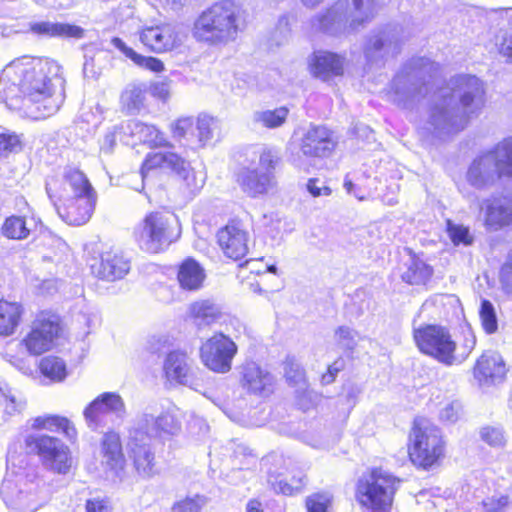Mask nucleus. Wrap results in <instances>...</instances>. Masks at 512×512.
I'll list each match as a JSON object with an SVG mask.
<instances>
[{
    "label": "nucleus",
    "mask_w": 512,
    "mask_h": 512,
    "mask_svg": "<svg viewBox=\"0 0 512 512\" xmlns=\"http://www.w3.org/2000/svg\"><path fill=\"white\" fill-rule=\"evenodd\" d=\"M147 88L142 83H131L123 90L120 101L123 109L130 114L138 113L146 101Z\"/></svg>",
    "instance_id": "nucleus-40"
},
{
    "label": "nucleus",
    "mask_w": 512,
    "mask_h": 512,
    "mask_svg": "<svg viewBox=\"0 0 512 512\" xmlns=\"http://www.w3.org/2000/svg\"><path fill=\"white\" fill-rule=\"evenodd\" d=\"M39 370L49 383H60L67 377V367L63 359L55 356H47L41 359Z\"/></svg>",
    "instance_id": "nucleus-44"
},
{
    "label": "nucleus",
    "mask_w": 512,
    "mask_h": 512,
    "mask_svg": "<svg viewBox=\"0 0 512 512\" xmlns=\"http://www.w3.org/2000/svg\"><path fill=\"white\" fill-rule=\"evenodd\" d=\"M159 419V430L160 438L170 435H175L180 430V424L177 419L169 414L164 413L158 416Z\"/></svg>",
    "instance_id": "nucleus-58"
},
{
    "label": "nucleus",
    "mask_w": 512,
    "mask_h": 512,
    "mask_svg": "<svg viewBox=\"0 0 512 512\" xmlns=\"http://www.w3.org/2000/svg\"><path fill=\"white\" fill-rule=\"evenodd\" d=\"M486 105L484 83L469 74L456 75L433 94L418 130L423 138L444 140L463 131Z\"/></svg>",
    "instance_id": "nucleus-2"
},
{
    "label": "nucleus",
    "mask_w": 512,
    "mask_h": 512,
    "mask_svg": "<svg viewBox=\"0 0 512 512\" xmlns=\"http://www.w3.org/2000/svg\"><path fill=\"white\" fill-rule=\"evenodd\" d=\"M398 482L389 472L373 469L358 480L355 498L368 511L388 512Z\"/></svg>",
    "instance_id": "nucleus-8"
},
{
    "label": "nucleus",
    "mask_w": 512,
    "mask_h": 512,
    "mask_svg": "<svg viewBox=\"0 0 512 512\" xmlns=\"http://www.w3.org/2000/svg\"><path fill=\"white\" fill-rule=\"evenodd\" d=\"M413 337L423 354L446 366L462 364L476 346V336L469 326L464 327L460 337L454 339L446 327L424 324L414 328Z\"/></svg>",
    "instance_id": "nucleus-3"
},
{
    "label": "nucleus",
    "mask_w": 512,
    "mask_h": 512,
    "mask_svg": "<svg viewBox=\"0 0 512 512\" xmlns=\"http://www.w3.org/2000/svg\"><path fill=\"white\" fill-rule=\"evenodd\" d=\"M133 235L141 250L157 254L179 238L180 228L174 214L153 211L135 226Z\"/></svg>",
    "instance_id": "nucleus-6"
},
{
    "label": "nucleus",
    "mask_w": 512,
    "mask_h": 512,
    "mask_svg": "<svg viewBox=\"0 0 512 512\" xmlns=\"http://www.w3.org/2000/svg\"><path fill=\"white\" fill-rule=\"evenodd\" d=\"M460 408L457 401H448L440 409L439 417L442 421L455 422L459 417Z\"/></svg>",
    "instance_id": "nucleus-64"
},
{
    "label": "nucleus",
    "mask_w": 512,
    "mask_h": 512,
    "mask_svg": "<svg viewBox=\"0 0 512 512\" xmlns=\"http://www.w3.org/2000/svg\"><path fill=\"white\" fill-rule=\"evenodd\" d=\"M217 241L224 254L238 260L248 252L249 233L240 221H231L217 233Z\"/></svg>",
    "instance_id": "nucleus-18"
},
{
    "label": "nucleus",
    "mask_w": 512,
    "mask_h": 512,
    "mask_svg": "<svg viewBox=\"0 0 512 512\" xmlns=\"http://www.w3.org/2000/svg\"><path fill=\"white\" fill-rule=\"evenodd\" d=\"M86 512H112V506L106 497H93L86 501Z\"/></svg>",
    "instance_id": "nucleus-63"
},
{
    "label": "nucleus",
    "mask_w": 512,
    "mask_h": 512,
    "mask_svg": "<svg viewBox=\"0 0 512 512\" xmlns=\"http://www.w3.org/2000/svg\"><path fill=\"white\" fill-rule=\"evenodd\" d=\"M206 503L207 500L202 495L188 496L176 501L171 507V512H200Z\"/></svg>",
    "instance_id": "nucleus-54"
},
{
    "label": "nucleus",
    "mask_w": 512,
    "mask_h": 512,
    "mask_svg": "<svg viewBox=\"0 0 512 512\" xmlns=\"http://www.w3.org/2000/svg\"><path fill=\"white\" fill-rule=\"evenodd\" d=\"M480 434L482 440L491 446H501L504 443V435L499 428L490 426L484 427Z\"/></svg>",
    "instance_id": "nucleus-60"
},
{
    "label": "nucleus",
    "mask_w": 512,
    "mask_h": 512,
    "mask_svg": "<svg viewBox=\"0 0 512 512\" xmlns=\"http://www.w3.org/2000/svg\"><path fill=\"white\" fill-rule=\"evenodd\" d=\"M125 129L126 133L136 141L146 143L152 147L168 145L164 134L154 125H149L138 120H131L127 123Z\"/></svg>",
    "instance_id": "nucleus-32"
},
{
    "label": "nucleus",
    "mask_w": 512,
    "mask_h": 512,
    "mask_svg": "<svg viewBox=\"0 0 512 512\" xmlns=\"http://www.w3.org/2000/svg\"><path fill=\"white\" fill-rule=\"evenodd\" d=\"M58 215L69 225L85 224L92 216L96 201L94 198L51 199Z\"/></svg>",
    "instance_id": "nucleus-22"
},
{
    "label": "nucleus",
    "mask_w": 512,
    "mask_h": 512,
    "mask_svg": "<svg viewBox=\"0 0 512 512\" xmlns=\"http://www.w3.org/2000/svg\"><path fill=\"white\" fill-rule=\"evenodd\" d=\"M217 126V121L213 117L206 114L199 115L196 120L195 127L198 141L205 145L207 142L212 140Z\"/></svg>",
    "instance_id": "nucleus-50"
},
{
    "label": "nucleus",
    "mask_w": 512,
    "mask_h": 512,
    "mask_svg": "<svg viewBox=\"0 0 512 512\" xmlns=\"http://www.w3.org/2000/svg\"><path fill=\"white\" fill-rule=\"evenodd\" d=\"M289 109L285 106L273 110H260L253 114L254 123L268 129L281 127L287 120Z\"/></svg>",
    "instance_id": "nucleus-45"
},
{
    "label": "nucleus",
    "mask_w": 512,
    "mask_h": 512,
    "mask_svg": "<svg viewBox=\"0 0 512 512\" xmlns=\"http://www.w3.org/2000/svg\"><path fill=\"white\" fill-rule=\"evenodd\" d=\"M125 415V402L115 392L101 393L83 411L85 422L91 430H98L117 420L121 421Z\"/></svg>",
    "instance_id": "nucleus-12"
},
{
    "label": "nucleus",
    "mask_w": 512,
    "mask_h": 512,
    "mask_svg": "<svg viewBox=\"0 0 512 512\" xmlns=\"http://www.w3.org/2000/svg\"><path fill=\"white\" fill-rule=\"evenodd\" d=\"M498 164L492 152L485 153L473 160L467 171V181L474 187L482 189L492 186L499 178Z\"/></svg>",
    "instance_id": "nucleus-21"
},
{
    "label": "nucleus",
    "mask_w": 512,
    "mask_h": 512,
    "mask_svg": "<svg viewBox=\"0 0 512 512\" xmlns=\"http://www.w3.org/2000/svg\"><path fill=\"white\" fill-rule=\"evenodd\" d=\"M194 121L190 117L180 118L171 125V131L174 138H185L189 132L194 133Z\"/></svg>",
    "instance_id": "nucleus-59"
},
{
    "label": "nucleus",
    "mask_w": 512,
    "mask_h": 512,
    "mask_svg": "<svg viewBox=\"0 0 512 512\" xmlns=\"http://www.w3.org/2000/svg\"><path fill=\"white\" fill-rule=\"evenodd\" d=\"M180 162V156L174 152H153L149 153L141 167V175L143 180L147 177L151 170L171 169L173 170Z\"/></svg>",
    "instance_id": "nucleus-41"
},
{
    "label": "nucleus",
    "mask_w": 512,
    "mask_h": 512,
    "mask_svg": "<svg viewBox=\"0 0 512 512\" xmlns=\"http://www.w3.org/2000/svg\"><path fill=\"white\" fill-rule=\"evenodd\" d=\"M481 210L488 231L512 228V191L483 200Z\"/></svg>",
    "instance_id": "nucleus-16"
},
{
    "label": "nucleus",
    "mask_w": 512,
    "mask_h": 512,
    "mask_svg": "<svg viewBox=\"0 0 512 512\" xmlns=\"http://www.w3.org/2000/svg\"><path fill=\"white\" fill-rule=\"evenodd\" d=\"M46 190L50 199H57L59 202L71 198H94L97 200L96 191L87 176L77 168H67L62 181L48 182Z\"/></svg>",
    "instance_id": "nucleus-15"
},
{
    "label": "nucleus",
    "mask_w": 512,
    "mask_h": 512,
    "mask_svg": "<svg viewBox=\"0 0 512 512\" xmlns=\"http://www.w3.org/2000/svg\"><path fill=\"white\" fill-rule=\"evenodd\" d=\"M498 164L500 174L512 177V137L499 142L491 151Z\"/></svg>",
    "instance_id": "nucleus-46"
},
{
    "label": "nucleus",
    "mask_w": 512,
    "mask_h": 512,
    "mask_svg": "<svg viewBox=\"0 0 512 512\" xmlns=\"http://www.w3.org/2000/svg\"><path fill=\"white\" fill-rule=\"evenodd\" d=\"M334 340L340 349L353 351L360 340V335L348 326H340L335 330Z\"/></svg>",
    "instance_id": "nucleus-49"
},
{
    "label": "nucleus",
    "mask_w": 512,
    "mask_h": 512,
    "mask_svg": "<svg viewBox=\"0 0 512 512\" xmlns=\"http://www.w3.org/2000/svg\"><path fill=\"white\" fill-rule=\"evenodd\" d=\"M60 332L58 316L40 313L33 321L31 330L22 339L21 345L30 355H41L50 350Z\"/></svg>",
    "instance_id": "nucleus-14"
},
{
    "label": "nucleus",
    "mask_w": 512,
    "mask_h": 512,
    "mask_svg": "<svg viewBox=\"0 0 512 512\" xmlns=\"http://www.w3.org/2000/svg\"><path fill=\"white\" fill-rule=\"evenodd\" d=\"M500 282L506 293L512 294V248L509 252L507 261L501 268Z\"/></svg>",
    "instance_id": "nucleus-61"
},
{
    "label": "nucleus",
    "mask_w": 512,
    "mask_h": 512,
    "mask_svg": "<svg viewBox=\"0 0 512 512\" xmlns=\"http://www.w3.org/2000/svg\"><path fill=\"white\" fill-rule=\"evenodd\" d=\"M102 465L113 476H119L125 466V457L118 433L110 431L101 441Z\"/></svg>",
    "instance_id": "nucleus-25"
},
{
    "label": "nucleus",
    "mask_w": 512,
    "mask_h": 512,
    "mask_svg": "<svg viewBox=\"0 0 512 512\" xmlns=\"http://www.w3.org/2000/svg\"><path fill=\"white\" fill-rule=\"evenodd\" d=\"M26 407V401L21 396L12 392L10 389H2L0 395V408L4 420L16 416L23 412Z\"/></svg>",
    "instance_id": "nucleus-47"
},
{
    "label": "nucleus",
    "mask_w": 512,
    "mask_h": 512,
    "mask_svg": "<svg viewBox=\"0 0 512 512\" xmlns=\"http://www.w3.org/2000/svg\"><path fill=\"white\" fill-rule=\"evenodd\" d=\"M279 158L275 152L272 150H264L259 157L258 169L262 172H271L273 174V170L278 162Z\"/></svg>",
    "instance_id": "nucleus-62"
},
{
    "label": "nucleus",
    "mask_w": 512,
    "mask_h": 512,
    "mask_svg": "<svg viewBox=\"0 0 512 512\" xmlns=\"http://www.w3.org/2000/svg\"><path fill=\"white\" fill-rule=\"evenodd\" d=\"M285 378L290 386L296 388L297 394H302L307 391V382L305 374L301 366L294 361H287L284 367Z\"/></svg>",
    "instance_id": "nucleus-48"
},
{
    "label": "nucleus",
    "mask_w": 512,
    "mask_h": 512,
    "mask_svg": "<svg viewBox=\"0 0 512 512\" xmlns=\"http://www.w3.org/2000/svg\"><path fill=\"white\" fill-rule=\"evenodd\" d=\"M376 11V0H340L311 24L315 30L330 34L352 33L370 22Z\"/></svg>",
    "instance_id": "nucleus-5"
},
{
    "label": "nucleus",
    "mask_w": 512,
    "mask_h": 512,
    "mask_svg": "<svg viewBox=\"0 0 512 512\" xmlns=\"http://www.w3.org/2000/svg\"><path fill=\"white\" fill-rule=\"evenodd\" d=\"M509 505L508 496H491L482 501L480 512H506Z\"/></svg>",
    "instance_id": "nucleus-57"
},
{
    "label": "nucleus",
    "mask_w": 512,
    "mask_h": 512,
    "mask_svg": "<svg viewBox=\"0 0 512 512\" xmlns=\"http://www.w3.org/2000/svg\"><path fill=\"white\" fill-rule=\"evenodd\" d=\"M30 31L35 35L43 37H65L75 39L83 38L85 33L84 29L80 26L50 21L31 23Z\"/></svg>",
    "instance_id": "nucleus-31"
},
{
    "label": "nucleus",
    "mask_w": 512,
    "mask_h": 512,
    "mask_svg": "<svg viewBox=\"0 0 512 512\" xmlns=\"http://www.w3.org/2000/svg\"><path fill=\"white\" fill-rule=\"evenodd\" d=\"M2 495L7 508L12 512H36L50 498L45 481L34 474L20 475L15 481L5 478Z\"/></svg>",
    "instance_id": "nucleus-7"
},
{
    "label": "nucleus",
    "mask_w": 512,
    "mask_h": 512,
    "mask_svg": "<svg viewBox=\"0 0 512 512\" xmlns=\"http://www.w3.org/2000/svg\"><path fill=\"white\" fill-rule=\"evenodd\" d=\"M26 448L36 453L43 464L53 472L66 474L72 466V457L68 446L60 439L44 434L28 435Z\"/></svg>",
    "instance_id": "nucleus-10"
},
{
    "label": "nucleus",
    "mask_w": 512,
    "mask_h": 512,
    "mask_svg": "<svg viewBox=\"0 0 512 512\" xmlns=\"http://www.w3.org/2000/svg\"><path fill=\"white\" fill-rule=\"evenodd\" d=\"M31 427L33 429H44L49 431H61L66 437L72 439L77 435L75 427L65 417L58 415H44L36 417L32 420Z\"/></svg>",
    "instance_id": "nucleus-38"
},
{
    "label": "nucleus",
    "mask_w": 512,
    "mask_h": 512,
    "mask_svg": "<svg viewBox=\"0 0 512 512\" xmlns=\"http://www.w3.org/2000/svg\"><path fill=\"white\" fill-rule=\"evenodd\" d=\"M479 316L482 327L487 334H493L498 329L496 312L492 303L488 300L481 302Z\"/></svg>",
    "instance_id": "nucleus-52"
},
{
    "label": "nucleus",
    "mask_w": 512,
    "mask_h": 512,
    "mask_svg": "<svg viewBox=\"0 0 512 512\" xmlns=\"http://www.w3.org/2000/svg\"><path fill=\"white\" fill-rule=\"evenodd\" d=\"M180 162L174 167V171L182 181L184 190L189 195H196L204 186L205 177L199 172L197 173L191 168L189 162L180 157Z\"/></svg>",
    "instance_id": "nucleus-37"
},
{
    "label": "nucleus",
    "mask_w": 512,
    "mask_h": 512,
    "mask_svg": "<svg viewBox=\"0 0 512 512\" xmlns=\"http://www.w3.org/2000/svg\"><path fill=\"white\" fill-rule=\"evenodd\" d=\"M333 497L327 492H317L309 495L305 500L307 512H329Z\"/></svg>",
    "instance_id": "nucleus-51"
},
{
    "label": "nucleus",
    "mask_w": 512,
    "mask_h": 512,
    "mask_svg": "<svg viewBox=\"0 0 512 512\" xmlns=\"http://www.w3.org/2000/svg\"><path fill=\"white\" fill-rule=\"evenodd\" d=\"M137 429L150 438H160L159 419L152 414L143 413L137 420Z\"/></svg>",
    "instance_id": "nucleus-56"
},
{
    "label": "nucleus",
    "mask_w": 512,
    "mask_h": 512,
    "mask_svg": "<svg viewBox=\"0 0 512 512\" xmlns=\"http://www.w3.org/2000/svg\"><path fill=\"white\" fill-rule=\"evenodd\" d=\"M237 182L244 193L250 197L266 194L274 186V175L262 172L256 166H244L237 173Z\"/></svg>",
    "instance_id": "nucleus-24"
},
{
    "label": "nucleus",
    "mask_w": 512,
    "mask_h": 512,
    "mask_svg": "<svg viewBox=\"0 0 512 512\" xmlns=\"http://www.w3.org/2000/svg\"><path fill=\"white\" fill-rule=\"evenodd\" d=\"M506 373L505 363L500 354L484 352L474 367V376L480 383H493L502 380Z\"/></svg>",
    "instance_id": "nucleus-27"
},
{
    "label": "nucleus",
    "mask_w": 512,
    "mask_h": 512,
    "mask_svg": "<svg viewBox=\"0 0 512 512\" xmlns=\"http://www.w3.org/2000/svg\"><path fill=\"white\" fill-rule=\"evenodd\" d=\"M245 29L241 7L233 0H219L203 10L194 22L193 36L210 45L234 42Z\"/></svg>",
    "instance_id": "nucleus-4"
},
{
    "label": "nucleus",
    "mask_w": 512,
    "mask_h": 512,
    "mask_svg": "<svg viewBox=\"0 0 512 512\" xmlns=\"http://www.w3.org/2000/svg\"><path fill=\"white\" fill-rule=\"evenodd\" d=\"M237 350V345L228 336L216 333L202 343L200 360L210 371L225 374L231 370Z\"/></svg>",
    "instance_id": "nucleus-13"
},
{
    "label": "nucleus",
    "mask_w": 512,
    "mask_h": 512,
    "mask_svg": "<svg viewBox=\"0 0 512 512\" xmlns=\"http://www.w3.org/2000/svg\"><path fill=\"white\" fill-rule=\"evenodd\" d=\"M139 37L142 44L155 53L171 51L181 43L176 27L170 23L144 27Z\"/></svg>",
    "instance_id": "nucleus-19"
},
{
    "label": "nucleus",
    "mask_w": 512,
    "mask_h": 512,
    "mask_svg": "<svg viewBox=\"0 0 512 512\" xmlns=\"http://www.w3.org/2000/svg\"><path fill=\"white\" fill-rule=\"evenodd\" d=\"M268 483L275 492L282 493L284 495H293L298 493L305 485L304 475L301 472L297 475H293L290 482L287 481V477L283 474L271 472L268 476Z\"/></svg>",
    "instance_id": "nucleus-42"
},
{
    "label": "nucleus",
    "mask_w": 512,
    "mask_h": 512,
    "mask_svg": "<svg viewBox=\"0 0 512 512\" xmlns=\"http://www.w3.org/2000/svg\"><path fill=\"white\" fill-rule=\"evenodd\" d=\"M2 230L4 235L11 239H24L29 234L24 219L15 216L6 219Z\"/></svg>",
    "instance_id": "nucleus-53"
},
{
    "label": "nucleus",
    "mask_w": 512,
    "mask_h": 512,
    "mask_svg": "<svg viewBox=\"0 0 512 512\" xmlns=\"http://www.w3.org/2000/svg\"><path fill=\"white\" fill-rule=\"evenodd\" d=\"M60 66L47 59L23 56L0 74V100L9 109L31 119L56 113L65 99Z\"/></svg>",
    "instance_id": "nucleus-1"
},
{
    "label": "nucleus",
    "mask_w": 512,
    "mask_h": 512,
    "mask_svg": "<svg viewBox=\"0 0 512 512\" xmlns=\"http://www.w3.org/2000/svg\"><path fill=\"white\" fill-rule=\"evenodd\" d=\"M163 369L168 380L196 389L192 361L187 353L178 350L170 352L166 356Z\"/></svg>",
    "instance_id": "nucleus-23"
},
{
    "label": "nucleus",
    "mask_w": 512,
    "mask_h": 512,
    "mask_svg": "<svg viewBox=\"0 0 512 512\" xmlns=\"http://www.w3.org/2000/svg\"><path fill=\"white\" fill-rule=\"evenodd\" d=\"M503 22L498 34L495 37V45L499 54L512 63V8L496 12Z\"/></svg>",
    "instance_id": "nucleus-36"
},
{
    "label": "nucleus",
    "mask_w": 512,
    "mask_h": 512,
    "mask_svg": "<svg viewBox=\"0 0 512 512\" xmlns=\"http://www.w3.org/2000/svg\"><path fill=\"white\" fill-rule=\"evenodd\" d=\"M344 58L328 51H317L310 60V69L314 76L326 80L343 73Z\"/></svg>",
    "instance_id": "nucleus-29"
},
{
    "label": "nucleus",
    "mask_w": 512,
    "mask_h": 512,
    "mask_svg": "<svg viewBox=\"0 0 512 512\" xmlns=\"http://www.w3.org/2000/svg\"><path fill=\"white\" fill-rule=\"evenodd\" d=\"M130 270V262L121 253L105 252L99 265L93 266V273L100 279L116 281L122 279Z\"/></svg>",
    "instance_id": "nucleus-28"
},
{
    "label": "nucleus",
    "mask_w": 512,
    "mask_h": 512,
    "mask_svg": "<svg viewBox=\"0 0 512 512\" xmlns=\"http://www.w3.org/2000/svg\"><path fill=\"white\" fill-rule=\"evenodd\" d=\"M409 440V457L417 466L430 468L444 455L441 431L426 418L415 419Z\"/></svg>",
    "instance_id": "nucleus-9"
},
{
    "label": "nucleus",
    "mask_w": 512,
    "mask_h": 512,
    "mask_svg": "<svg viewBox=\"0 0 512 512\" xmlns=\"http://www.w3.org/2000/svg\"><path fill=\"white\" fill-rule=\"evenodd\" d=\"M189 314L194 323L201 327L218 321L222 316V311L220 306L211 300H199L190 305Z\"/></svg>",
    "instance_id": "nucleus-35"
},
{
    "label": "nucleus",
    "mask_w": 512,
    "mask_h": 512,
    "mask_svg": "<svg viewBox=\"0 0 512 512\" xmlns=\"http://www.w3.org/2000/svg\"><path fill=\"white\" fill-rule=\"evenodd\" d=\"M111 43L116 49L121 51L127 58L133 61L135 65L152 72H161L164 70V64L161 60L155 57L138 54L132 48L128 47L122 39L114 37L111 40Z\"/></svg>",
    "instance_id": "nucleus-39"
},
{
    "label": "nucleus",
    "mask_w": 512,
    "mask_h": 512,
    "mask_svg": "<svg viewBox=\"0 0 512 512\" xmlns=\"http://www.w3.org/2000/svg\"><path fill=\"white\" fill-rule=\"evenodd\" d=\"M432 275V268L423 260L412 257L402 273V280L411 285L425 284Z\"/></svg>",
    "instance_id": "nucleus-43"
},
{
    "label": "nucleus",
    "mask_w": 512,
    "mask_h": 512,
    "mask_svg": "<svg viewBox=\"0 0 512 512\" xmlns=\"http://www.w3.org/2000/svg\"><path fill=\"white\" fill-rule=\"evenodd\" d=\"M131 458L137 475L142 479H151L159 474L155 454L148 444L133 443Z\"/></svg>",
    "instance_id": "nucleus-30"
},
{
    "label": "nucleus",
    "mask_w": 512,
    "mask_h": 512,
    "mask_svg": "<svg viewBox=\"0 0 512 512\" xmlns=\"http://www.w3.org/2000/svg\"><path fill=\"white\" fill-rule=\"evenodd\" d=\"M203 267L194 259L188 258L179 267L177 279L180 287L188 291L200 289L205 280Z\"/></svg>",
    "instance_id": "nucleus-33"
},
{
    "label": "nucleus",
    "mask_w": 512,
    "mask_h": 512,
    "mask_svg": "<svg viewBox=\"0 0 512 512\" xmlns=\"http://www.w3.org/2000/svg\"><path fill=\"white\" fill-rule=\"evenodd\" d=\"M447 232L454 245H470L473 241L469 228L462 224H456L448 220Z\"/></svg>",
    "instance_id": "nucleus-55"
},
{
    "label": "nucleus",
    "mask_w": 512,
    "mask_h": 512,
    "mask_svg": "<svg viewBox=\"0 0 512 512\" xmlns=\"http://www.w3.org/2000/svg\"><path fill=\"white\" fill-rule=\"evenodd\" d=\"M336 142L333 133L322 125H311L300 140L301 153L310 158H324L334 150Z\"/></svg>",
    "instance_id": "nucleus-17"
},
{
    "label": "nucleus",
    "mask_w": 512,
    "mask_h": 512,
    "mask_svg": "<svg viewBox=\"0 0 512 512\" xmlns=\"http://www.w3.org/2000/svg\"><path fill=\"white\" fill-rule=\"evenodd\" d=\"M23 313L21 303L0 300V336L12 335L19 326Z\"/></svg>",
    "instance_id": "nucleus-34"
},
{
    "label": "nucleus",
    "mask_w": 512,
    "mask_h": 512,
    "mask_svg": "<svg viewBox=\"0 0 512 512\" xmlns=\"http://www.w3.org/2000/svg\"><path fill=\"white\" fill-rule=\"evenodd\" d=\"M400 38L396 29H385L370 38L365 49V55L369 62L376 63L387 55L397 53Z\"/></svg>",
    "instance_id": "nucleus-26"
},
{
    "label": "nucleus",
    "mask_w": 512,
    "mask_h": 512,
    "mask_svg": "<svg viewBox=\"0 0 512 512\" xmlns=\"http://www.w3.org/2000/svg\"><path fill=\"white\" fill-rule=\"evenodd\" d=\"M422 64L419 69L406 71L398 74L391 84L392 100L403 107L419 101L427 96L429 91V83L423 79V74L432 71L435 66L429 61L421 60Z\"/></svg>",
    "instance_id": "nucleus-11"
},
{
    "label": "nucleus",
    "mask_w": 512,
    "mask_h": 512,
    "mask_svg": "<svg viewBox=\"0 0 512 512\" xmlns=\"http://www.w3.org/2000/svg\"><path fill=\"white\" fill-rule=\"evenodd\" d=\"M274 375L265 367L249 361L241 368V385L251 394L259 396L270 395L275 387Z\"/></svg>",
    "instance_id": "nucleus-20"
}]
</instances>
